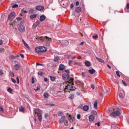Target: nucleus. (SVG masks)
<instances>
[{"label":"nucleus","mask_w":129,"mask_h":129,"mask_svg":"<svg viewBox=\"0 0 129 129\" xmlns=\"http://www.w3.org/2000/svg\"><path fill=\"white\" fill-rule=\"evenodd\" d=\"M62 79L63 80H67L62 83L63 85H66L64 89V92H69V91L75 90V87H74V83H73L74 79L73 78H70L69 75L67 74L62 75Z\"/></svg>","instance_id":"nucleus-1"},{"label":"nucleus","mask_w":129,"mask_h":129,"mask_svg":"<svg viewBox=\"0 0 129 129\" xmlns=\"http://www.w3.org/2000/svg\"><path fill=\"white\" fill-rule=\"evenodd\" d=\"M39 39L42 42H45L46 46H50V44L52 42V38L47 36L40 37Z\"/></svg>","instance_id":"nucleus-2"},{"label":"nucleus","mask_w":129,"mask_h":129,"mask_svg":"<svg viewBox=\"0 0 129 129\" xmlns=\"http://www.w3.org/2000/svg\"><path fill=\"white\" fill-rule=\"evenodd\" d=\"M35 50L37 53H44L47 51V48L44 46H39L35 48Z\"/></svg>","instance_id":"nucleus-3"},{"label":"nucleus","mask_w":129,"mask_h":129,"mask_svg":"<svg viewBox=\"0 0 129 129\" xmlns=\"http://www.w3.org/2000/svg\"><path fill=\"white\" fill-rule=\"evenodd\" d=\"M120 110L119 108H117L116 111H113V112L110 114V116L114 117L115 116L120 115Z\"/></svg>","instance_id":"nucleus-4"},{"label":"nucleus","mask_w":129,"mask_h":129,"mask_svg":"<svg viewBox=\"0 0 129 129\" xmlns=\"http://www.w3.org/2000/svg\"><path fill=\"white\" fill-rule=\"evenodd\" d=\"M15 17H16V13H15V12H12L8 15V19L9 20H10L11 21H13V20L15 19Z\"/></svg>","instance_id":"nucleus-5"},{"label":"nucleus","mask_w":129,"mask_h":129,"mask_svg":"<svg viewBox=\"0 0 129 129\" xmlns=\"http://www.w3.org/2000/svg\"><path fill=\"white\" fill-rule=\"evenodd\" d=\"M18 30L20 32H22L23 33L25 31V27L23 25H20Z\"/></svg>","instance_id":"nucleus-6"},{"label":"nucleus","mask_w":129,"mask_h":129,"mask_svg":"<svg viewBox=\"0 0 129 129\" xmlns=\"http://www.w3.org/2000/svg\"><path fill=\"white\" fill-rule=\"evenodd\" d=\"M41 112H42V110L40 109L37 108L34 110V113H35V114H38V113H41Z\"/></svg>","instance_id":"nucleus-7"},{"label":"nucleus","mask_w":129,"mask_h":129,"mask_svg":"<svg viewBox=\"0 0 129 129\" xmlns=\"http://www.w3.org/2000/svg\"><path fill=\"white\" fill-rule=\"evenodd\" d=\"M14 69L15 70H20V69H21V65L19 64H16L15 65H14Z\"/></svg>","instance_id":"nucleus-8"},{"label":"nucleus","mask_w":129,"mask_h":129,"mask_svg":"<svg viewBox=\"0 0 129 129\" xmlns=\"http://www.w3.org/2000/svg\"><path fill=\"white\" fill-rule=\"evenodd\" d=\"M65 69V66L63 64H60L58 70L59 71H62V70Z\"/></svg>","instance_id":"nucleus-9"},{"label":"nucleus","mask_w":129,"mask_h":129,"mask_svg":"<svg viewBox=\"0 0 129 129\" xmlns=\"http://www.w3.org/2000/svg\"><path fill=\"white\" fill-rule=\"evenodd\" d=\"M83 110L84 111H88L89 110V106L85 105L83 107Z\"/></svg>","instance_id":"nucleus-10"},{"label":"nucleus","mask_w":129,"mask_h":129,"mask_svg":"<svg viewBox=\"0 0 129 129\" xmlns=\"http://www.w3.org/2000/svg\"><path fill=\"white\" fill-rule=\"evenodd\" d=\"M36 10H37V11H43L44 10V7L41 6H36Z\"/></svg>","instance_id":"nucleus-11"},{"label":"nucleus","mask_w":129,"mask_h":129,"mask_svg":"<svg viewBox=\"0 0 129 129\" xmlns=\"http://www.w3.org/2000/svg\"><path fill=\"white\" fill-rule=\"evenodd\" d=\"M45 19H46V16L44 15H42L41 16H40L39 20L40 22H43V21H45Z\"/></svg>","instance_id":"nucleus-12"},{"label":"nucleus","mask_w":129,"mask_h":129,"mask_svg":"<svg viewBox=\"0 0 129 129\" xmlns=\"http://www.w3.org/2000/svg\"><path fill=\"white\" fill-rule=\"evenodd\" d=\"M94 119H95V117L93 115H90L89 116V121H93V120H94Z\"/></svg>","instance_id":"nucleus-13"},{"label":"nucleus","mask_w":129,"mask_h":129,"mask_svg":"<svg viewBox=\"0 0 129 129\" xmlns=\"http://www.w3.org/2000/svg\"><path fill=\"white\" fill-rule=\"evenodd\" d=\"M22 43H23L25 47H26V48H27V49H28V50L30 49V46H29L28 44H27V43H26L25 42V40H24V39H22Z\"/></svg>","instance_id":"nucleus-14"},{"label":"nucleus","mask_w":129,"mask_h":129,"mask_svg":"<svg viewBox=\"0 0 129 129\" xmlns=\"http://www.w3.org/2000/svg\"><path fill=\"white\" fill-rule=\"evenodd\" d=\"M85 65H86L87 67H90L91 66V63L90 61L87 60L85 62Z\"/></svg>","instance_id":"nucleus-15"},{"label":"nucleus","mask_w":129,"mask_h":129,"mask_svg":"<svg viewBox=\"0 0 129 129\" xmlns=\"http://www.w3.org/2000/svg\"><path fill=\"white\" fill-rule=\"evenodd\" d=\"M65 118H66L65 116H62L59 120V123H63V122L65 121Z\"/></svg>","instance_id":"nucleus-16"},{"label":"nucleus","mask_w":129,"mask_h":129,"mask_svg":"<svg viewBox=\"0 0 129 129\" xmlns=\"http://www.w3.org/2000/svg\"><path fill=\"white\" fill-rule=\"evenodd\" d=\"M37 115L38 117V119H39V121H42V113H39L37 114Z\"/></svg>","instance_id":"nucleus-17"},{"label":"nucleus","mask_w":129,"mask_h":129,"mask_svg":"<svg viewBox=\"0 0 129 129\" xmlns=\"http://www.w3.org/2000/svg\"><path fill=\"white\" fill-rule=\"evenodd\" d=\"M88 72L90 73V74H94L95 73V71L94 69H92L91 70H89Z\"/></svg>","instance_id":"nucleus-18"},{"label":"nucleus","mask_w":129,"mask_h":129,"mask_svg":"<svg viewBox=\"0 0 129 129\" xmlns=\"http://www.w3.org/2000/svg\"><path fill=\"white\" fill-rule=\"evenodd\" d=\"M62 43L64 46H68L69 45V42L67 40L63 41Z\"/></svg>","instance_id":"nucleus-19"},{"label":"nucleus","mask_w":129,"mask_h":129,"mask_svg":"<svg viewBox=\"0 0 129 129\" xmlns=\"http://www.w3.org/2000/svg\"><path fill=\"white\" fill-rule=\"evenodd\" d=\"M75 12H76V13H81V7H78L76 8L75 9Z\"/></svg>","instance_id":"nucleus-20"},{"label":"nucleus","mask_w":129,"mask_h":129,"mask_svg":"<svg viewBox=\"0 0 129 129\" xmlns=\"http://www.w3.org/2000/svg\"><path fill=\"white\" fill-rule=\"evenodd\" d=\"M49 78L50 79L51 81L52 82H54L56 80V77H53L52 76H49Z\"/></svg>","instance_id":"nucleus-21"},{"label":"nucleus","mask_w":129,"mask_h":129,"mask_svg":"<svg viewBox=\"0 0 129 129\" xmlns=\"http://www.w3.org/2000/svg\"><path fill=\"white\" fill-rule=\"evenodd\" d=\"M37 16H38V15L34 14L32 15H31L30 18V19H36V18H37Z\"/></svg>","instance_id":"nucleus-22"},{"label":"nucleus","mask_w":129,"mask_h":129,"mask_svg":"<svg viewBox=\"0 0 129 129\" xmlns=\"http://www.w3.org/2000/svg\"><path fill=\"white\" fill-rule=\"evenodd\" d=\"M19 110L20 111H21V112H24V111H25V108H24L23 106H21L19 107Z\"/></svg>","instance_id":"nucleus-23"},{"label":"nucleus","mask_w":129,"mask_h":129,"mask_svg":"<svg viewBox=\"0 0 129 129\" xmlns=\"http://www.w3.org/2000/svg\"><path fill=\"white\" fill-rule=\"evenodd\" d=\"M43 97L44 98H49V94L47 93H45L43 94Z\"/></svg>","instance_id":"nucleus-24"},{"label":"nucleus","mask_w":129,"mask_h":129,"mask_svg":"<svg viewBox=\"0 0 129 129\" xmlns=\"http://www.w3.org/2000/svg\"><path fill=\"white\" fill-rule=\"evenodd\" d=\"M96 58L99 61V62H100L101 63H104V60H103V59L98 57H96Z\"/></svg>","instance_id":"nucleus-25"},{"label":"nucleus","mask_w":129,"mask_h":129,"mask_svg":"<svg viewBox=\"0 0 129 129\" xmlns=\"http://www.w3.org/2000/svg\"><path fill=\"white\" fill-rule=\"evenodd\" d=\"M69 99H74V95L73 94H71L69 95Z\"/></svg>","instance_id":"nucleus-26"},{"label":"nucleus","mask_w":129,"mask_h":129,"mask_svg":"<svg viewBox=\"0 0 129 129\" xmlns=\"http://www.w3.org/2000/svg\"><path fill=\"white\" fill-rule=\"evenodd\" d=\"M39 22H36L35 23H34L33 25V28H36L37 26L39 25Z\"/></svg>","instance_id":"nucleus-27"},{"label":"nucleus","mask_w":129,"mask_h":129,"mask_svg":"<svg viewBox=\"0 0 129 129\" xmlns=\"http://www.w3.org/2000/svg\"><path fill=\"white\" fill-rule=\"evenodd\" d=\"M94 107L95 108H97V100H95L94 104Z\"/></svg>","instance_id":"nucleus-28"},{"label":"nucleus","mask_w":129,"mask_h":129,"mask_svg":"<svg viewBox=\"0 0 129 129\" xmlns=\"http://www.w3.org/2000/svg\"><path fill=\"white\" fill-rule=\"evenodd\" d=\"M41 89V86H38L37 87L36 89H34L35 91H38V90H40Z\"/></svg>","instance_id":"nucleus-29"},{"label":"nucleus","mask_w":129,"mask_h":129,"mask_svg":"<svg viewBox=\"0 0 129 129\" xmlns=\"http://www.w3.org/2000/svg\"><path fill=\"white\" fill-rule=\"evenodd\" d=\"M7 91L8 92H9V93H12L13 92V89L11 88H9L8 89H7Z\"/></svg>","instance_id":"nucleus-30"},{"label":"nucleus","mask_w":129,"mask_h":129,"mask_svg":"<svg viewBox=\"0 0 129 129\" xmlns=\"http://www.w3.org/2000/svg\"><path fill=\"white\" fill-rule=\"evenodd\" d=\"M59 56H55L54 58V62H57L59 60Z\"/></svg>","instance_id":"nucleus-31"},{"label":"nucleus","mask_w":129,"mask_h":129,"mask_svg":"<svg viewBox=\"0 0 129 129\" xmlns=\"http://www.w3.org/2000/svg\"><path fill=\"white\" fill-rule=\"evenodd\" d=\"M93 39H94V40H96V39H97L98 38V35L97 34H96V35H93L92 36Z\"/></svg>","instance_id":"nucleus-32"},{"label":"nucleus","mask_w":129,"mask_h":129,"mask_svg":"<svg viewBox=\"0 0 129 129\" xmlns=\"http://www.w3.org/2000/svg\"><path fill=\"white\" fill-rule=\"evenodd\" d=\"M35 13V11L33 9H30L29 11V14H34Z\"/></svg>","instance_id":"nucleus-33"},{"label":"nucleus","mask_w":129,"mask_h":129,"mask_svg":"<svg viewBox=\"0 0 129 129\" xmlns=\"http://www.w3.org/2000/svg\"><path fill=\"white\" fill-rule=\"evenodd\" d=\"M91 113L92 114H93L94 115H96V114H97V112H96V111L93 110L91 111Z\"/></svg>","instance_id":"nucleus-34"},{"label":"nucleus","mask_w":129,"mask_h":129,"mask_svg":"<svg viewBox=\"0 0 129 129\" xmlns=\"http://www.w3.org/2000/svg\"><path fill=\"white\" fill-rule=\"evenodd\" d=\"M19 7V5H18L17 4H15L12 6V9H15L16 8H18Z\"/></svg>","instance_id":"nucleus-35"},{"label":"nucleus","mask_w":129,"mask_h":129,"mask_svg":"<svg viewBox=\"0 0 129 129\" xmlns=\"http://www.w3.org/2000/svg\"><path fill=\"white\" fill-rule=\"evenodd\" d=\"M10 59V60H14V59H16V56H14V55H11Z\"/></svg>","instance_id":"nucleus-36"},{"label":"nucleus","mask_w":129,"mask_h":129,"mask_svg":"<svg viewBox=\"0 0 129 129\" xmlns=\"http://www.w3.org/2000/svg\"><path fill=\"white\" fill-rule=\"evenodd\" d=\"M10 75L12 77H14L15 76V75H14V73L13 72H10Z\"/></svg>","instance_id":"nucleus-37"},{"label":"nucleus","mask_w":129,"mask_h":129,"mask_svg":"<svg viewBox=\"0 0 129 129\" xmlns=\"http://www.w3.org/2000/svg\"><path fill=\"white\" fill-rule=\"evenodd\" d=\"M21 13L22 14H27L28 12L26 11V10H21Z\"/></svg>","instance_id":"nucleus-38"},{"label":"nucleus","mask_w":129,"mask_h":129,"mask_svg":"<svg viewBox=\"0 0 129 129\" xmlns=\"http://www.w3.org/2000/svg\"><path fill=\"white\" fill-rule=\"evenodd\" d=\"M116 74L118 77H120V75L119 74V72L118 71H116Z\"/></svg>","instance_id":"nucleus-39"},{"label":"nucleus","mask_w":129,"mask_h":129,"mask_svg":"<svg viewBox=\"0 0 129 129\" xmlns=\"http://www.w3.org/2000/svg\"><path fill=\"white\" fill-rule=\"evenodd\" d=\"M119 97H120L121 98H123V95H122V93H120L119 94Z\"/></svg>","instance_id":"nucleus-40"},{"label":"nucleus","mask_w":129,"mask_h":129,"mask_svg":"<svg viewBox=\"0 0 129 129\" xmlns=\"http://www.w3.org/2000/svg\"><path fill=\"white\" fill-rule=\"evenodd\" d=\"M77 118H78V119H80V118H81V115H80V114H78L77 115Z\"/></svg>","instance_id":"nucleus-41"},{"label":"nucleus","mask_w":129,"mask_h":129,"mask_svg":"<svg viewBox=\"0 0 129 129\" xmlns=\"http://www.w3.org/2000/svg\"><path fill=\"white\" fill-rule=\"evenodd\" d=\"M38 75H40V76H43V72H38Z\"/></svg>","instance_id":"nucleus-42"},{"label":"nucleus","mask_w":129,"mask_h":129,"mask_svg":"<svg viewBox=\"0 0 129 129\" xmlns=\"http://www.w3.org/2000/svg\"><path fill=\"white\" fill-rule=\"evenodd\" d=\"M0 111L1 112H4V108L2 106H0Z\"/></svg>","instance_id":"nucleus-43"},{"label":"nucleus","mask_w":129,"mask_h":129,"mask_svg":"<svg viewBox=\"0 0 129 129\" xmlns=\"http://www.w3.org/2000/svg\"><path fill=\"white\" fill-rule=\"evenodd\" d=\"M64 125H68V120H66L64 121Z\"/></svg>","instance_id":"nucleus-44"},{"label":"nucleus","mask_w":129,"mask_h":129,"mask_svg":"<svg viewBox=\"0 0 129 129\" xmlns=\"http://www.w3.org/2000/svg\"><path fill=\"white\" fill-rule=\"evenodd\" d=\"M23 19L21 17H17L16 18V20H17V21H22Z\"/></svg>","instance_id":"nucleus-45"},{"label":"nucleus","mask_w":129,"mask_h":129,"mask_svg":"<svg viewBox=\"0 0 129 129\" xmlns=\"http://www.w3.org/2000/svg\"><path fill=\"white\" fill-rule=\"evenodd\" d=\"M16 79H17V83L18 84H19L20 83V79H19V77H17Z\"/></svg>","instance_id":"nucleus-46"},{"label":"nucleus","mask_w":129,"mask_h":129,"mask_svg":"<svg viewBox=\"0 0 129 129\" xmlns=\"http://www.w3.org/2000/svg\"><path fill=\"white\" fill-rule=\"evenodd\" d=\"M36 65H37V66H43V64L39 63V62H37Z\"/></svg>","instance_id":"nucleus-47"},{"label":"nucleus","mask_w":129,"mask_h":129,"mask_svg":"<svg viewBox=\"0 0 129 129\" xmlns=\"http://www.w3.org/2000/svg\"><path fill=\"white\" fill-rule=\"evenodd\" d=\"M95 125H98V126H100V123L99 122L95 123Z\"/></svg>","instance_id":"nucleus-48"},{"label":"nucleus","mask_w":129,"mask_h":129,"mask_svg":"<svg viewBox=\"0 0 129 129\" xmlns=\"http://www.w3.org/2000/svg\"><path fill=\"white\" fill-rule=\"evenodd\" d=\"M76 7H78L79 6V2L77 1L76 2Z\"/></svg>","instance_id":"nucleus-49"},{"label":"nucleus","mask_w":129,"mask_h":129,"mask_svg":"<svg viewBox=\"0 0 129 129\" xmlns=\"http://www.w3.org/2000/svg\"><path fill=\"white\" fill-rule=\"evenodd\" d=\"M32 84H34L35 83V80L34 79V78H32Z\"/></svg>","instance_id":"nucleus-50"},{"label":"nucleus","mask_w":129,"mask_h":129,"mask_svg":"<svg viewBox=\"0 0 129 129\" xmlns=\"http://www.w3.org/2000/svg\"><path fill=\"white\" fill-rule=\"evenodd\" d=\"M82 76L83 77H85V73L82 72Z\"/></svg>","instance_id":"nucleus-51"},{"label":"nucleus","mask_w":129,"mask_h":129,"mask_svg":"<svg viewBox=\"0 0 129 129\" xmlns=\"http://www.w3.org/2000/svg\"><path fill=\"white\" fill-rule=\"evenodd\" d=\"M126 8L127 9V10H128V9H129V3H127L126 4Z\"/></svg>","instance_id":"nucleus-52"},{"label":"nucleus","mask_w":129,"mask_h":129,"mask_svg":"<svg viewBox=\"0 0 129 129\" xmlns=\"http://www.w3.org/2000/svg\"><path fill=\"white\" fill-rule=\"evenodd\" d=\"M44 117L45 118H48V113H45L44 115Z\"/></svg>","instance_id":"nucleus-53"},{"label":"nucleus","mask_w":129,"mask_h":129,"mask_svg":"<svg viewBox=\"0 0 129 129\" xmlns=\"http://www.w3.org/2000/svg\"><path fill=\"white\" fill-rule=\"evenodd\" d=\"M71 9H73L74 8V5L73 4H72L70 6Z\"/></svg>","instance_id":"nucleus-54"},{"label":"nucleus","mask_w":129,"mask_h":129,"mask_svg":"<svg viewBox=\"0 0 129 129\" xmlns=\"http://www.w3.org/2000/svg\"><path fill=\"white\" fill-rule=\"evenodd\" d=\"M82 106H83V105H82V104H81L79 106L78 108H81V109H82Z\"/></svg>","instance_id":"nucleus-55"},{"label":"nucleus","mask_w":129,"mask_h":129,"mask_svg":"<svg viewBox=\"0 0 129 129\" xmlns=\"http://www.w3.org/2000/svg\"><path fill=\"white\" fill-rule=\"evenodd\" d=\"M122 82L124 86H126V83H125V82H124V81H122Z\"/></svg>","instance_id":"nucleus-56"},{"label":"nucleus","mask_w":129,"mask_h":129,"mask_svg":"<svg viewBox=\"0 0 129 129\" xmlns=\"http://www.w3.org/2000/svg\"><path fill=\"white\" fill-rule=\"evenodd\" d=\"M3 40L2 39H0V46H2V45L3 44Z\"/></svg>","instance_id":"nucleus-57"},{"label":"nucleus","mask_w":129,"mask_h":129,"mask_svg":"<svg viewBox=\"0 0 129 129\" xmlns=\"http://www.w3.org/2000/svg\"><path fill=\"white\" fill-rule=\"evenodd\" d=\"M69 121H70V122H73V119L72 118H70Z\"/></svg>","instance_id":"nucleus-58"},{"label":"nucleus","mask_w":129,"mask_h":129,"mask_svg":"<svg viewBox=\"0 0 129 129\" xmlns=\"http://www.w3.org/2000/svg\"><path fill=\"white\" fill-rule=\"evenodd\" d=\"M83 45H84V42H81L80 43V46H83Z\"/></svg>","instance_id":"nucleus-59"},{"label":"nucleus","mask_w":129,"mask_h":129,"mask_svg":"<svg viewBox=\"0 0 129 129\" xmlns=\"http://www.w3.org/2000/svg\"><path fill=\"white\" fill-rule=\"evenodd\" d=\"M91 88L93 90H94L95 86L94 85H91Z\"/></svg>","instance_id":"nucleus-60"},{"label":"nucleus","mask_w":129,"mask_h":129,"mask_svg":"<svg viewBox=\"0 0 129 129\" xmlns=\"http://www.w3.org/2000/svg\"><path fill=\"white\" fill-rule=\"evenodd\" d=\"M4 74V72H3L2 70H0V75H3Z\"/></svg>","instance_id":"nucleus-61"},{"label":"nucleus","mask_w":129,"mask_h":129,"mask_svg":"<svg viewBox=\"0 0 129 129\" xmlns=\"http://www.w3.org/2000/svg\"><path fill=\"white\" fill-rule=\"evenodd\" d=\"M12 82H13V83H16L17 81H16V80L13 79L12 80Z\"/></svg>","instance_id":"nucleus-62"},{"label":"nucleus","mask_w":129,"mask_h":129,"mask_svg":"<svg viewBox=\"0 0 129 129\" xmlns=\"http://www.w3.org/2000/svg\"><path fill=\"white\" fill-rule=\"evenodd\" d=\"M20 56H21V58H24V57H25V56L24 55V54H20Z\"/></svg>","instance_id":"nucleus-63"},{"label":"nucleus","mask_w":129,"mask_h":129,"mask_svg":"<svg viewBox=\"0 0 129 129\" xmlns=\"http://www.w3.org/2000/svg\"><path fill=\"white\" fill-rule=\"evenodd\" d=\"M10 25H11V26H14V23H13V22H10Z\"/></svg>","instance_id":"nucleus-64"}]
</instances>
